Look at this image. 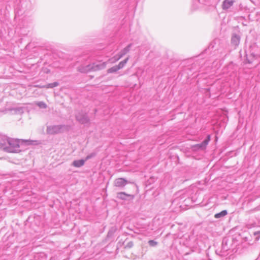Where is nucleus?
I'll list each match as a JSON object with an SVG mask.
<instances>
[{
    "label": "nucleus",
    "instance_id": "f257e3e1",
    "mask_svg": "<svg viewBox=\"0 0 260 260\" xmlns=\"http://www.w3.org/2000/svg\"><path fill=\"white\" fill-rule=\"evenodd\" d=\"M61 126L59 125L52 126L48 128L47 132L49 134H55L61 132Z\"/></svg>",
    "mask_w": 260,
    "mask_h": 260
},
{
    "label": "nucleus",
    "instance_id": "f03ea898",
    "mask_svg": "<svg viewBox=\"0 0 260 260\" xmlns=\"http://www.w3.org/2000/svg\"><path fill=\"white\" fill-rule=\"evenodd\" d=\"M127 58L125 59L124 61L120 62L118 66H116L115 67H113L108 70L109 73H113L114 72H116L118 70L121 69L124 65L126 63Z\"/></svg>",
    "mask_w": 260,
    "mask_h": 260
},
{
    "label": "nucleus",
    "instance_id": "7ed1b4c3",
    "mask_svg": "<svg viewBox=\"0 0 260 260\" xmlns=\"http://www.w3.org/2000/svg\"><path fill=\"white\" fill-rule=\"evenodd\" d=\"M127 183V180L122 178L116 179L114 181V185L116 187L124 186Z\"/></svg>",
    "mask_w": 260,
    "mask_h": 260
},
{
    "label": "nucleus",
    "instance_id": "20e7f679",
    "mask_svg": "<svg viewBox=\"0 0 260 260\" xmlns=\"http://www.w3.org/2000/svg\"><path fill=\"white\" fill-rule=\"evenodd\" d=\"M100 69V66L98 64H92L87 66L83 71L84 72H89L91 71H97Z\"/></svg>",
    "mask_w": 260,
    "mask_h": 260
},
{
    "label": "nucleus",
    "instance_id": "39448f33",
    "mask_svg": "<svg viewBox=\"0 0 260 260\" xmlns=\"http://www.w3.org/2000/svg\"><path fill=\"white\" fill-rule=\"evenodd\" d=\"M210 140V136L208 135L206 138L201 144H197L195 146L198 149H205Z\"/></svg>",
    "mask_w": 260,
    "mask_h": 260
},
{
    "label": "nucleus",
    "instance_id": "423d86ee",
    "mask_svg": "<svg viewBox=\"0 0 260 260\" xmlns=\"http://www.w3.org/2000/svg\"><path fill=\"white\" fill-rule=\"evenodd\" d=\"M233 0H225L222 4V8L228 9L233 5Z\"/></svg>",
    "mask_w": 260,
    "mask_h": 260
},
{
    "label": "nucleus",
    "instance_id": "0eeeda50",
    "mask_svg": "<svg viewBox=\"0 0 260 260\" xmlns=\"http://www.w3.org/2000/svg\"><path fill=\"white\" fill-rule=\"evenodd\" d=\"M117 197L120 199L124 200L126 197H132V198H134V196L133 195L126 193L124 192H120L117 193Z\"/></svg>",
    "mask_w": 260,
    "mask_h": 260
},
{
    "label": "nucleus",
    "instance_id": "6e6552de",
    "mask_svg": "<svg viewBox=\"0 0 260 260\" xmlns=\"http://www.w3.org/2000/svg\"><path fill=\"white\" fill-rule=\"evenodd\" d=\"M85 160L83 159L75 160L73 162V165L75 167H80L84 165Z\"/></svg>",
    "mask_w": 260,
    "mask_h": 260
},
{
    "label": "nucleus",
    "instance_id": "1a4fd4ad",
    "mask_svg": "<svg viewBox=\"0 0 260 260\" xmlns=\"http://www.w3.org/2000/svg\"><path fill=\"white\" fill-rule=\"evenodd\" d=\"M227 214V211L226 210H223L220 213H217L214 215L215 218H219L221 217H223Z\"/></svg>",
    "mask_w": 260,
    "mask_h": 260
},
{
    "label": "nucleus",
    "instance_id": "9d476101",
    "mask_svg": "<svg viewBox=\"0 0 260 260\" xmlns=\"http://www.w3.org/2000/svg\"><path fill=\"white\" fill-rule=\"evenodd\" d=\"M57 85H58V83H56V82H54L53 83L49 84H48V85H47L46 86H42V87H45V88H53V87H55V86H56ZM36 87H40V88L41 87V86H39V85H36Z\"/></svg>",
    "mask_w": 260,
    "mask_h": 260
},
{
    "label": "nucleus",
    "instance_id": "9b49d317",
    "mask_svg": "<svg viewBox=\"0 0 260 260\" xmlns=\"http://www.w3.org/2000/svg\"><path fill=\"white\" fill-rule=\"evenodd\" d=\"M240 38L238 36H235L232 39V42L235 45H237L239 42Z\"/></svg>",
    "mask_w": 260,
    "mask_h": 260
},
{
    "label": "nucleus",
    "instance_id": "f8f14e48",
    "mask_svg": "<svg viewBox=\"0 0 260 260\" xmlns=\"http://www.w3.org/2000/svg\"><path fill=\"white\" fill-rule=\"evenodd\" d=\"M37 105L39 107H40V108H47V105L45 103L42 102H39L37 104Z\"/></svg>",
    "mask_w": 260,
    "mask_h": 260
},
{
    "label": "nucleus",
    "instance_id": "ddd939ff",
    "mask_svg": "<svg viewBox=\"0 0 260 260\" xmlns=\"http://www.w3.org/2000/svg\"><path fill=\"white\" fill-rule=\"evenodd\" d=\"M149 245L151 246H154L157 245V243L153 240H149L148 241Z\"/></svg>",
    "mask_w": 260,
    "mask_h": 260
},
{
    "label": "nucleus",
    "instance_id": "4468645a",
    "mask_svg": "<svg viewBox=\"0 0 260 260\" xmlns=\"http://www.w3.org/2000/svg\"><path fill=\"white\" fill-rule=\"evenodd\" d=\"M89 158V156H87V157H86V159H88Z\"/></svg>",
    "mask_w": 260,
    "mask_h": 260
}]
</instances>
